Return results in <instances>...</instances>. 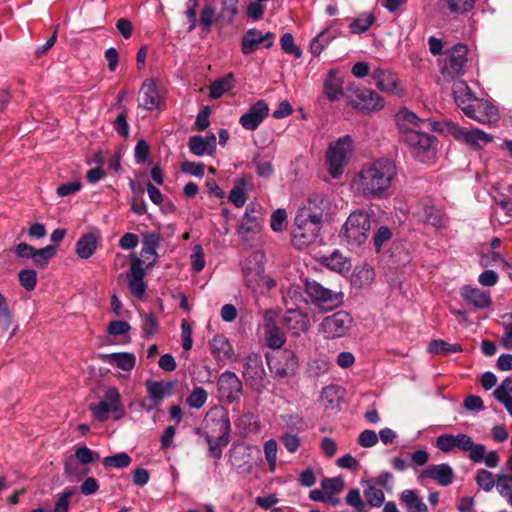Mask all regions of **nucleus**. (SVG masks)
Segmentation results:
<instances>
[{
    "label": "nucleus",
    "instance_id": "nucleus-1",
    "mask_svg": "<svg viewBox=\"0 0 512 512\" xmlns=\"http://www.w3.org/2000/svg\"><path fill=\"white\" fill-rule=\"evenodd\" d=\"M396 175V166L389 159H377L367 162L354 174L349 186L358 196L367 198H384Z\"/></svg>",
    "mask_w": 512,
    "mask_h": 512
},
{
    "label": "nucleus",
    "instance_id": "nucleus-2",
    "mask_svg": "<svg viewBox=\"0 0 512 512\" xmlns=\"http://www.w3.org/2000/svg\"><path fill=\"white\" fill-rule=\"evenodd\" d=\"M328 207L329 202L323 195H314L302 204L290 232V243L294 247L302 248L315 241L321 228L322 216Z\"/></svg>",
    "mask_w": 512,
    "mask_h": 512
},
{
    "label": "nucleus",
    "instance_id": "nucleus-3",
    "mask_svg": "<svg viewBox=\"0 0 512 512\" xmlns=\"http://www.w3.org/2000/svg\"><path fill=\"white\" fill-rule=\"evenodd\" d=\"M435 446L444 453H450L454 450L467 452L471 461L484 463L489 468H495L499 465V456L496 451L486 452V447L483 444L474 443L472 437L465 433L441 434L436 438Z\"/></svg>",
    "mask_w": 512,
    "mask_h": 512
},
{
    "label": "nucleus",
    "instance_id": "nucleus-4",
    "mask_svg": "<svg viewBox=\"0 0 512 512\" xmlns=\"http://www.w3.org/2000/svg\"><path fill=\"white\" fill-rule=\"evenodd\" d=\"M371 229L370 215L365 211L356 210L344 222L340 237L349 247H361L369 240Z\"/></svg>",
    "mask_w": 512,
    "mask_h": 512
},
{
    "label": "nucleus",
    "instance_id": "nucleus-5",
    "mask_svg": "<svg viewBox=\"0 0 512 512\" xmlns=\"http://www.w3.org/2000/svg\"><path fill=\"white\" fill-rule=\"evenodd\" d=\"M354 141L351 136L344 135L331 142L325 153V164L329 175L339 179L354 152Z\"/></svg>",
    "mask_w": 512,
    "mask_h": 512
},
{
    "label": "nucleus",
    "instance_id": "nucleus-6",
    "mask_svg": "<svg viewBox=\"0 0 512 512\" xmlns=\"http://www.w3.org/2000/svg\"><path fill=\"white\" fill-rule=\"evenodd\" d=\"M468 48L456 44L439 58L440 74L443 80L450 81L466 71Z\"/></svg>",
    "mask_w": 512,
    "mask_h": 512
},
{
    "label": "nucleus",
    "instance_id": "nucleus-7",
    "mask_svg": "<svg viewBox=\"0 0 512 512\" xmlns=\"http://www.w3.org/2000/svg\"><path fill=\"white\" fill-rule=\"evenodd\" d=\"M403 141L407 145L411 155L419 162L431 164L435 161L437 152L434 137L417 131L415 133H409Z\"/></svg>",
    "mask_w": 512,
    "mask_h": 512
},
{
    "label": "nucleus",
    "instance_id": "nucleus-8",
    "mask_svg": "<svg viewBox=\"0 0 512 512\" xmlns=\"http://www.w3.org/2000/svg\"><path fill=\"white\" fill-rule=\"evenodd\" d=\"M305 293L311 303L322 311H331L343 303V293L325 288L314 280H307Z\"/></svg>",
    "mask_w": 512,
    "mask_h": 512
},
{
    "label": "nucleus",
    "instance_id": "nucleus-9",
    "mask_svg": "<svg viewBox=\"0 0 512 512\" xmlns=\"http://www.w3.org/2000/svg\"><path fill=\"white\" fill-rule=\"evenodd\" d=\"M469 99V97L464 99L458 94L457 106L461 108L467 117L482 124H490L499 119L497 107L488 100L478 99L475 97V101L469 103Z\"/></svg>",
    "mask_w": 512,
    "mask_h": 512
},
{
    "label": "nucleus",
    "instance_id": "nucleus-10",
    "mask_svg": "<svg viewBox=\"0 0 512 512\" xmlns=\"http://www.w3.org/2000/svg\"><path fill=\"white\" fill-rule=\"evenodd\" d=\"M203 436L220 438L222 444L229 443L231 430L230 419L226 409L215 407L209 410L203 421Z\"/></svg>",
    "mask_w": 512,
    "mask_h": 512
},
{
    "label": "nucleus",
    "instance_id": "nucleus-11",
    "mask_svg": "<svg viewBox=\"0 0 512 512\" xmlns=\"http://www.w3.org/2000/svg\"><path fill=\"white\" fill-rule=\"evenodd\" d=\"M352 326V316L346 311H338L321 321L319 331L327 339H337L346 336Z\"/></svg>",
    "mask_w": 512,
    "mask_h": 512
},
{
    "label": "nucleus",
    "instance_id": "nucleus-12",
    "mask_svg": "<svg viewBox=\"0 0 512 512\" xmlns=\"http://www.w3.org/2000/svg\"><path fill=\"white\" fill-rule=\"evenodd\" d=\"M349 103L361 113L378 112L385 106L382 96L374 90L365 87L353 89L349 95Z\"/></svg>",
    "mask_w": 512,
    "mask_h": 512
},
{
    "label": "nucleus",
    "instance_id": "nucleus-13",
    "mask_svg": "<svg viewBox=\"0 0 512 512\" xmlns=\"http://www.w3.org/2000/svg\"><path fill=\"white\" fill-rule=\"evenodd\" d=\"M89 410L92 416L100 421L104 422L109 418V413H118L116 418H120L123 415L121 395L117 388L109 387L106 389L103 399L96 404H90Z\"/></svg>",
    "mask_w": 512,
    "mask_h": 512
},
{
    "label": "nucleus",
    "instance_id": "nucleus-14",
    "mask_svg": "<svg viewBox=\"0 0 512 512\" xmlns=\"http://www.w3.org/2000/svg\"><path fill=\"white\" fill-rule=\"evenodd\" d=\"M372 84L381 92L402 97L405 95L398 75L390 69L374 67L371 72Z\"/></svg>",
    "mask_w": 512,
    "mask_h": 512
},
{
    "label": "nucleus",
    "instance_id": "nucleus-15",
    "mask_svg": "<svg viewBox=\"0 0 512 512\" xmlns=\"http://www.w3.org/2000/svg\"><path fill=\"white\" fill-rule=\"evenodd\" d=\"M217 386L220 397L229 404L239 400L243 391L241 380L230 371H225L220 375Z\"/></svg>",
    "mask_w": 512,
    "mask_h": 512
},
{
    "label": "nucleus",
    "instance_id": "nucleus-16",
    "mask_svg": "<svg viewBox=\"0 0 512 512\" xmlns=\"http://www.w3.org/2000/svg\"><path fill=\"white\" fill-rule=\"evenodd\" d=\"M143 265L144 261L134 256L131 259L130 269L125 274L130 291L139 299L144 296L146 291V284L144 282L146 271Z\"/></svg>",
    "mask_w": 512,
    "mask_h": 512
},
{
    "label": "nucleus",
    "instance_id": "nucleus-17",
    "mask_svg": "<svg viewBox=\"0 0 512 512\" xmlns=\"http://www.w3.org/2000/svg\"><path fill=\"white\" fill-rule=\"evenodd\" d=\"M431 479L441 486H448L454 480V471L447 463L432 464L421 470L418 480Z\"/></svg>",
    "mask_w": 512,
    "mask_h": 512
},
{
    "label": "nucleus",
    "instance_id": "nucleus-18",
    "mask_svg": "<svg viewBox=\"0 0 512 512\" xmlns=\"http://www.w3.org/2000/svg\"><path fill=\"white\" fill-rule=\"evenodd\" d=\"M453 135L457 140L464 142L474 149H480L483 145L493 141V137L490 134L480 129L469 130L463 127H455L453 129Z\"/></svg>",
    "mask_w": 512,
    "mask_h": 512
},
{
    "label": "nucleus",
    "instance_id": "nucleus-19",
    "mask_svg": "<svg viewBox=\"0 0 512 512\" xmlns=\"http://www.w3.org/2000/svg\"><path fill=\"white\" fill-rule=\"evenodd\" d=\"M416 216L421 222L438 229L445 225V219L442 211L429 199L422 200L419 203Z\"/></svg>",
    "mask_w": 512,
    "mask_h": 512
},
{
    "label": "nucleus",
    "instance_id": "nucleus-20",
    "mask_svg": "<svg viewBox=\"0 0 512 512\" xmlns=\"http://www.w3.org/2000/svg\"><path fill=\"white\" fill-rule=\"evenodd\" d=\"M268 112V104L263 100H259L256 103H254L249 108V110L240 117L239 123L244 129L254 131L266 118Z\"/></svg>",
    "mask_w": 512,
    "mask_h": 512
},
{
    "label": "nucleus",
    "instance_id": "nucleus-21",
    "mask_svg": "<svg viewBox=\"0 0 512 512\" xmlns=\"http://www.w3.org/2000/svg\"><path fill=\"white\" fill-rule=\"evenodd\" d=\"M161 97L153 80H145L140 88L138 97V106L145 110L157 109L160 105Z\"/></svg>",
    "mask_w": 512,
    "mask_h": 512
},
{
    "label": "nucleus",
    "instance_id": "nucleus-22",
    "mask_svg": "<svg viewBox=\"0 0 512 512\" xmlns=\"http://www.w3.org/2000/svg\"><path fill=\"white\" fill-rule=\"evenodd\" d=\"M460 295L467 304L477 309H486L492 304L490 293L470 285L463 286Z\"/></svg>",
    "mask_w": 512,
    "mask_h": 512
},
{
    "label": "nucleus",
    "instance_id": "nucleus-23",
    "mask_svg": "<svg viewBox=\"0 0 512 512\" xmlns=\"http://www.w3.org/2000/svg\"><path fill=\"white\" fill-rule=\"evenodd\" d=\"M398 128L402 134V139L409 134L417 132L418 127L425 125V121L420 119L415 113L404 108L396 114Z\"/></svg>",
    "mask_w": 512,
    "mask_h": 512
},
{
    "label": "nucleus",
    "instance_id": "nucleus-24",
    "mask_svg": "<svg viewBox=\"0 0 512 512\" xmlns=\"http://www.w3.org/2000/svg\"><path fill=\"white\" fill-rule=\"evenodd\" d=\"M271 34H263L257 29L248 30L242 38V53L248 55L254 52L263 43L265 48H269L272 42L269 40Z\"/></svg>",
    "mask_w": 512,
    "mask_h": 512
},
{
    "label": "nucleus",
    "instance_id": "nucleus-25",
    "mask_svg": "<svg viewBox=\"0 0 512 512\" xmlns=\"http://www.w3.org/2000/svg\"><path fill=\"white\" fill-rule=\"evenodd\" d=\"M324 94L330 101H338L342 98L343 78L337 70H331L325 78Z\"/></svg>",
    "mask_w": 512,
    "mask_h": 512
},
{
    "label": "nucleus",
    "instance_id": "nucleus-26",
    "mask_svg": "<svg viewBox=\"0 0 512 512\" xmlns=\"http://www.w3.org/2000/svg\"><path fill=\"white\" fill-rule=\"evenodd\" d=\"M189 149L197 156H202L204 154L211 155L216 150V137L214 134L206 137L192 136L189 139Z\"/></svg>",
    "mask_w": 512,
    "mask_h": 512
},
{
    "label": "nucleus",
    "instance_id": "nucleus-27",
    "mask_svg": "<svg viewBox=\"0 0 512 512\" xmlns=\"http://www.w3.org/2000/svg\"><path fill=\"white\" fill-rule=\"evenodd\" d=\"M261 221L260 218L256 215V211L254 209L247 208L245 214L243 215L241 224L238 227V235L242 239V241L248 240V235L250 233H258L260 231Z\"/></svg>",
    "mask_w": 512,
    "mask_h": 512
},
{
    "label": "nucleus",
    "instance_id": "nucleus-28",
    "mask_svg": "<svg viewBox=\"0 0 512 512\" xmlns=\"http://www.w3.org/2000/svg\"><path fill=\"white\" fill-rule=\"evenodd\" d=\"M375 280V271L368 264L356 266L350 278L351 284L356 288H368Z\"/></svg>",
    "mask_w": 512,
    "mask_h": 512
},
{
    "label": "nucleus",
    "instance_id": "nucleus-29",
    "mask_svg": "<svg viewBox=\"0 0 512 512\" xmlns=\"http://www.w3.org/2000/svg\"><path fill=\"white\" fill-rule=\"evenodd\" d=\"M319 262L328 269L340 274L347 273L351 267L349 259L339 251H333L328 256L320 257Z\"/></svg>",
    "mask_w": 512,
    "mask_h": 512
},
{
    "label": "nucleus",
    "instance_id": "nucleus-30",
    "mask_svg": "<svg viewBox=\"0 0 512 512\" xmlns=\"http://www.w3.org/2000/svg\"><path fill=\"white\" fill-rule=\"evenodd\" d=\"M147 392L150 399L156 404H160L162 400L172 394L175 387L174 382H157L147 381L146 382Z\"/></svg>",
    "mask_w": 512,
    "mask_h": 512
},
{
    "label": "nucleus",
    "instance_id": "nucleus-31",
    "mask_svg": "<svg viewBox=\"0 0 512 512\" xmlns=\"http://www.w3.org/2000/svg\"><path fill=\"white\" fill-rule=\"evenodd\" d=\"M399 500L407 512H429L427 505L415 490H403Z\"/></svg>",
    "mask_w": 512,
    "mask_h": 512
},
{
    "label": "nucleus",
    "instance_id": "nucleus-32",
    "mask_svg": "<svg viewBox=\"0 0 512 512\" xmlns=\"http://www.w3.org/2000/svg\"><path fill=\"white\" fill-rule=\"evenodd\" d=\"M211 354L218 361L231 358L233 351L228 339L223 335H216L209 343Z\"/></svg>",
    "mask_w": 512,
    "mask_h": 512
},
{
    "label": "nucleus",
    "instance_id": "nucleus-33",
    "mask_svg": "<svg viewBox=\"0 0 512 512\" xmlns=\"http://www.w3.org/2000/svg\"><path fill=\"white\" fill-rule=\"evenodd\" d=\"M343 391L337 385H329L323 388L320 396V403L326 410H334L342 399Z\"/></svg>",
    "mask_w": 512,
    "mask_h": 512
},
{
    "label": "nucleus",
    "instance_id": "nucleus-34",
    "mask_svg": "<svg viewBox=\"0 0 512 512\" xmlns=\"http://www.w3.org/2000/svg\"><path fill=\"white\" fill-rule=\"evenodd\" d=\"M98 244V238L92 233H87L81 236L76 243V253L81 259L90 258Z\"/></svg>",
    "mask_w": 512,
    "mask_h": 512
},
{
    "label": "nucleus",
    "instance_id": "nucleus-35",
    "mask_svg": "<svg viewBox=\"0 0 512 512\" xmlns=\"http://www.w3.org/2000/svg\"><path fill=\"white\" fill-rule=\"evenodd\" d=\"M310 328L309 316L300 310L290 309V332L294 336L305 333Z\"/></svg>",
    "mask_w": 512,
    "mask_h": 512
},
{
    "label": "nucleus",
    "instance_id": "nucleus-36",
    "mask_svg": "<svg viewBox=\"0 0 512 512\" xmlns=\"http://www.w3.org/2000/svg\"><path fill=\"white\" fill-rule=\"evenodd\" d=\"M100 358L108 363H115L118 368L129 371L135 366V356L130 353L102 354Z\"/></svg>",
    "mask_w": 512,
    "mask_h": 512
},
{
    "label": "nucleus",
    "instance_id": "nucleus-37",
    "mask_svg": "<svg viewBox=\"0 0 512 512\" xmlns=\"http://www.w3.org/2000/svg\"><path fill=\"white\" fill-rule=\"evenodd\" d=\"M233 75L228 74L224 78L214 81L210 86V97L213 99L220 98L225 92L233 88Z\"/></svg>",
    "mask_w": 512,
    "mask_h": 512
},
{
    "label": "nucleus",
    "instance_id": "nucleus-38",
    "mask_svg": "<svg viewBox=\"0 0 512 512\" xmlns=\"http://www.w3.org/2000/svg\"><path fill=\"white\" fill-rule=\"evenodd\" d=\"M55 254L56 247L53 245H48L41 249H35L32 261L36 267L44 269L48 265L50 259H52Z\"/></svg>",
    "mask_w": 512,
    "mask_h": 512
},
{
    "label": "nucleus",
    "instance_id": "nucleus-39",
    "mask_svg": "<svg viewBox=\"0 0 512 512\" xmlns=\"http://www.w3.org/2000/svg\"><path fill=\"white\" fill-rule=\"evenodd\" d=\"M462 351V347L459 344H449L444 340H433L428 346V352L433 354L448 355L451 353H458Z\"/></svg>",
    "mask_w": 512,
    "mask_h": 512
},
{
    "label": "nucleus",
    "instance_id": "nucleus-40",
    "mask_svg": "<svg viewBox=\"0 0 512 512\" xmlns=\"http://www.w3.org/2000/svg\"><path fill=\"white\" fill-rule=\"evenodd\" d=\"M79 464L73 456H69L64 461V473L71 481L80 480L88 472V469L81 471Z\"/></svg>",
    "mask_w": 512,
    "mask_h": 512
},
{
    "label": "nucleus",
    "instance_id": "nucleus-41",
    "mask_svg": "<svg viewBox=\"0 0 512 512\" xmlns=\"http://www.w3.org/2000/svg\"><path fill=\"white\" fill-rule=\"evenodd\" d=\"M497 490L499 494L506 499L512 507V476L500 474L497 476Z\"/></svg>",
    "mask_w": 512,
    "mask_h": 512
},
{
    "label": "nucleus",
    "instance_id": "nucleus-42",
    "mask_svg": "<svg viewBox=\"0 0 512 512\" xmlns=\"http://www.w3.org/2000/svg\"><path fill=\"white\" fill-rule=\"evenodd\" d=\"M208 398L207 391L200 386L195 387L186 399V403L190 408L200 409L204 406Z\"/></svg>",
    "mask_w": 512,
    "mask_h": 512
},
{
    "label": "nucleus",
    "instance_id": "nucleus-43",
    "mask_svg": "<svg viewBox=\"0 0 512 512\" xmlns=\"http://www.w3.org/2000/svg\"><path fill=\"white\" fill-rule=\"evenodd\" d=\"M334 37L335 34L331 33L329 30H324L319 33L310 44L312 54L319 55Z\"/></svg>",
    "mask_w": 512,
    "mask_h": 512
},
{
    "label": "nucleus",
    "instance_id": "nucleus-44",
    "mask_svg": "<svg viewBox=\"0 0 512 512\" xmlns=\"http://www.w3.org/2000/svg\"><path fill=\"white\" fill-rule=\"evenodd\" d=\"M131 461L132 459L127 453L121 452L113 456L105 457L102 460V464L105 467L124 468L128 467L131 464Z\"/></svg>",
    "mask_w": 512,
    "mask_h": 512
},
{
    "label": "nucleus",
    "instance_id": "nucleus-45",
    "mask_svg": "<svg viewBox=\"0 0 512 512\" xmlns=\"http://www.w3.org/2000/svg\"><path fill=\"white\" fill-rule=\"evenodd\" d=\"M373 21L374 17L372 16V14H362L350 24V29L355 34L363 33L366 30H368V28L372 25Z\"/></svg>",
    "mask_w": 512,
    "mask_h": 512
},
{
    "label": "nucleus",
    "instance_id": "nucleus-46",
    "mask_svg": "<svg viewBox=\"0 0 512 512\" xmlns=\"http://www.w3.org/2000/svg\"><path fill=\"white\" fill-rule=\"evenodd\" d=\"M18 278L21 286L27 291L35 289L37 284V273L35 270L23 269L19 272Z\"/></svg>",
    "mask_w": 512,
    "mask_h": 512
},
{
    "label": "nucleus",
    "instance_id": "nucleus-47",
    "mask_svg": "<svg viewBox=\"0 0 512 512\" xmlns=\"http://www.w3.org/2000/svg\"><path fill=\"white\" fill-rule=\"evenodd\" d=\"M476 482L484 491H490L494 486L497 487V479L495 480L493 474L484 469L477 472Z\"/></svg>",
    "mask_w": 512,
    "mask_h": 512
},
{
    "label": "nucleus",
    "instance_id": "nucleus-48",
    "mask_svg": "<svg viewBox=\"0 0 512 512\" xmlns=\"http://www.w3.org/2000/svg\"><path fill=\"white\" fill-rule=\"evenodd\" d=\"M267 345L272 349H279L285 343V333L280 332L278 328L265 331Z\"/></svg>",
    "mask_w": 512,
    "mask_h": 512
},
{
    "label": "nucleus",
    "instance_id": "nucleus-49",
    "mask_svg": "<svg viewBox=\"0 0 512 512\" xmlns=\"http://www.w3.org/2000/svg\"><path fill=\"white\" fill-rule=\"evenodd\" d=\"M321 488L326 494H338L344 488V481L340 477L325 478L321 482Z\"/></svg>",
    "mask_w": 512,
    "mask_h": 512
},
{
    "label": "nucleus",
    "instance_id": "nucleus-50",
    "mask_svg": "<svg viewBox=\"0 0 512 512\" xmlns=\"http://www.w3.org/2000/svg\"><path fill=\"white\" fill-rule=\"evenodd\" d=\"M364 496L367 502L374 507L381 506L385 499L383 491L374 486H369L367 489H365Z\"/></svg>",
    "mask_w": 512,
    "mask_h": 512
},
{
    "label": "nucleus",
    "instance_id": "nucleus-51",
    "mask_svg": "<svg viewBox=\"0 0 512 512\" xmlns=\"http://www.w3.org/2000/svg\"><path fill=\"white\" fill-rule=\"evenodd\" d=\"M445 3L452 13H466L473 8L475 0H445Z\"/></svg>",
    "mask_w": 512,
    "mask_h": 512
},
{
    "label": "nucleus",
    "instance_id": "nucleus-52",
    "mask_svg": "<svg viewBox=\"0 0 512 512\" xmlns=\"http://www.w3.org/2000/svg\"><path fill=\"white\" fill-rule=\"evenodd\" d=\"M287 213L285 209L279 208L271 215L270 227L274 232H281L285 228Z\"/></svg>",
    "mask_w": 512,
    "mask_h": 512
},
{
    "label": "nucleus",
    "instance_id": "nucleus-53",
    "mask_svg": "<svg viewBox=\"0 0 512 512\" xmlns=\"http://www.w3.org/2000/svg\"><path fill=\"white\" fill-rule=\"evenodd\" d=\"M80 464L87 465L99 458V455L86 446L79 447L73 456Z\"/></svg>",
    "mask_w": 512,
    "mask_h": 512
},
{
    "label": "nucleus",
    "instance_id": "nucleus-54",
    "mask_svg": "<svg viewBox=\"0 0 512 512\" xmlns=\"http://www.w3.org/2000/svg\"><path fill=\"white\" fill-rule=\"evenodd\" d=\"M392 237L391 230L386 226H381L373 236V244L376 252H379L382 245L388 242Z\"/></svg>",
    "mask_w": 512,
    "mask_h": 512
},
{
    "label": "nucleus",
    "instance_id": "nucleus-55",
    "mask_svg": "<svg viewBox=\"0 0 512 512\" xmlns=\"http://www.w3.org/2000/svg\"><path fill=\"white\" fill-rule=\"evenodd\" d=\"M458 94L462 97V98H470L469 99V103H472L475 101V97L473 96L470 88L468 87L467 83L465 81H457L453 84V95H454V100H455V103L457 104V98H458Z\"/></svg>",
    "mask_w": 512,
    "mask_h": 512
},
{
    "label": "nucleus",
    "instance_id": "nucleus-56",
    "mask_svg": "<svg viewBox=\"0 0 512 512\" xmlns=\"http://www.w3.org/2000/svg\"><path fill=\"white\" fill-rule=\"evenodd\" d=\"M158 330V321L156 317L152 314H146L143 319L142 324V332L145 337H150L154 335Z\"/></svg>",
    "mask_w": 512,
    "mask_h": 512
},
{
    "label": "nucleus",
    "instance_id": "nucleus-57",
    "mask_svg": "<svg viewBox=\"0 0 512 512\" xmlns=\"http://www.w3.org/2000/svg\"><path fill=\"white\" fill-rule=\"evenodd\" d=\"M260 359L258 356H248L245 359L243 374L246 377L253 378L257 374V369L260 368Z\"/></svg>",
    "mask_w": 512,
    "mask_h": 512
},
{
    "label": "nucleus",
    "instance_id": "nucleus-58",
    "mask_svg": "<svg viewBox=\"0 0 512 512\" xmlns=\"http://www.w3.org/2000/svg\"><path fill=\"white\" fill-rule=\"evenodd\" d=\"M346 503L354 507L358 512H363L365 503L361 498L360 491L358 489H352L346 496Z\"/></svg>",
    "mask_w": 512,
    "mask_h": 512
},
{
    "label": "nucleus",
    "instance_id": "nucleus-59",
    "mask_svg": "<svg viewBox=\"0 0 512 512\" xmlns=\"http://www.w3.org/2000/svg\"><path fill=\"white\" fill-rule=\"evenodd\" d=\"M493 394L496 399L512 397V375L502 381Z\"/></svg>",
    "mask_w": 512,
    "mask_h": 512
},
{
    "label": "nucleus",
    "instance_id": "nucleus-60",
    "mask_svg": "<svg viewBox=\"0 0 512 512\" xmlns=\"http://www.w3.org/2000/svg\"><path fill=\"white\" fill-rule=\"evenodd\" d=\"M229 201L232 202L237 208H241L244 206L246 202V195L243 187L240 185H236L229 193Z\"/></svg>",
    "mask_w": 512,
    "mask_h": 512
},
{
    "label": "nucleus",
    "instance_id": "nucleus-61",
    "mask_svg": "<svg viewBox=\"0 0 512 512\" xmlns=\"http://www.w3.org/2000/svg\"><path fill=\"white\" fill-rule=\"evenodd\" d=\"M208 446L209 453L215 459H220L222 457V447L227 446L228 444H222L220 442V438L216 437H204Z\"/></svg>",
    "mask_w": 512,
    "mask_h": 512
},
{
    "label": "nucleus",
    "instance_id": "nucleus-62",
    "mask_svg": "<svg viewBox=\"0 0 512 512\" xmlns=\"http://www.w3.org/2000/svg\"><path fill=\"white\" fill-rule=\"evenodd\" d=\"M216 10L213 6H205L200 14L199 24L209 29L215 21Z\"/></svg>",
    "mask_w": 512,
    "mask_h": 512
},
{
    "label": "nucleus",
    "instance_id": "nucleus-63",
    "mask_svg": "<svg viewBox=\"0 0 512 512\" xmlns=\"http://www.w3.org/2000/svg\"><path fill=\"white\" fill-rule=\"evenodd\" d=\"M73 494L74 491L71 489L64 490L55 504L54 512H68L69 500Z\"/></svg>",
    "mask_w": 512,
    "mask_h": 512
},
{
    "label": "nucleus",
    "instance_id": "nucleus-64",
    "mask_svg": "<svg viewBox=\"0 0 512 512\" xmlns=\"http://www.w3.org/2000/svg\"><path fill=\"white\" fill-rule=\"evenodd\" d=\"M320 449L326 457L332 458L337 453L338 445L333 438L324 437L320 442Z\"/></svg>",
    "mask_w": 512,
    "mask_h": 512
}]
</instances>
